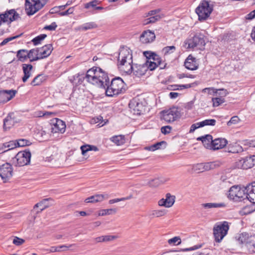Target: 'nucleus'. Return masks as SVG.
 Instances as JSON below:
<instances>
[{
    "instance_id": "f257e3e1",
    "label": "nucleus",
    "mask_w": 255,
    "mask_h": 255,
    "mask_svg": "<svg viewBox=\"0 0 255 255\" xmlns=\"http://www.w3.org/2000/svg\"><path fill=\"white\" fill-rule=\"evenodd\" d=\"M85 79L89 83L104 89L110 83L107 73L99 67H93L88 70Z\"/></svg>"
},
{
    "instance_id": "f03ea898",
    "label": "nucleus",
    "mask_w": 255,
    "mask_h": 255,
    "mask_svg": "<svg viewBox=\"0 0 255 255\" xmlns=\"http://www.w3.org/2000/svg\"><path fill=\"white\" fill-rule=\"evenodd\" d=\"M213 2L209 0H203L195 9L200 21L207 19L213 10Z\"/></svg>"
},
{
    "instance_id": "7ed1b4c3",
    "label": "nucleus",
    "mask_w": 255,
    "mask_h": 255,
    "mask_svg": "<svg viewBox=\"0 0 255 255\" xmlns=\"http://www.w3.org/2000/svg\"><path fill=\"white\" fill-rule=\"evenodd\" d=\"M125 83L120 77L113 79L111 84L109 83L106 87V94L108 97H113L117 95L125 90Z\"/></svg>"
},
{
    "instance_id": "20e7f679",
    "label": "nucleus",
    "mask_w": 255,
    "mask_h": 255,
    "mask_svg": "<svg viewBox=\"0 0 255 255\" xmlns=\"http://www.w3.org/2000/svg\"><path fill=\"white\" fill-rule=\"evenodd\" d=\"M248 194L246 187L241 188L238 185H235L230 188L228 197L235 202H240L248 200Z\"/></svg>"
},
{
    "instance_id": "39448f33",
    "label": "nucleus",
    "mask_w": 255,
    "mask_h": 255,
    "mask_svg": "<svg viewBox=\"0 0 255 255\" xmlns=\"http://www.w3.org/2000/svg\"><path fill=\"white\" fill-rule=\"evenodd\" d=\"M229 227V223L227 221H223L215 225L213 230L216 242L220 243L222 241L227 235Z\"/></svg>"
},
{
    "instance_id": "423d86ee",
    "label": "nucleus",
    "mask_w": 255,
    "mask_h": 255,
    "mask_svg": "<svg viewBox=\"0 0 255 255\" xmlns=\"http://www.w3.org/2000/svg\"><path fill=\"white\" fill-rule=\"evenodd\" d=\"M128 106L134 115H140L145 112L146 102L143 98L135 97L130 101Z\"/></svg>"
},
{
    "instance_id": "0eeeda50",
    "label": "nucleus",
    "mask_w": 255,
    "mask_h": 255,
    "mask_svg": "<svg viewBox=\"0 0 255 255\" xmlns=\"http://www.w3.org/2000/svg\"><path fill=\"white\" fill-rule=\"evenodd\" d=\"M47 0H26L25 7L28 15H33L41 9L47 2Z\"/></svg>"
},
{
    "instance_id": "6e6552de",
    "label": "nucleus",
    "mask_w": 255,
    "mask_h": 255,
    "mask_svg": "<svg viewBox=\"0 0 255 255\" xmlns=\"http://www.w3.org/2000/svg\"><path fill=\"white\" fill-rule=\"evenodd\" d=\"M31 153L28 150L18 152L12 158V163L15 166H23L30 163Z\"/></svg>"
},
{
    "instance_id": "1a4fd4ad",
    "label": "nucleus",
    "mask_w": 255,
    "mask_h": 255,
    "mask_svg": "<svg viewBox=\"0 0 255 255\" xmlns=\"http://www.w3.org/2000/svg\"><path fill=\"white\" fill-rule=\"evenodd\" d=\"M19 14L14 10L11 9L0 14V26L2 24H10L12 21L19 18Z\"/></svg>"
},
{
    "instance_id": "9d476101",
    "label": "nucleus",
    "mask_w": 255,
    "mask_h": 255,
    "mask_svg": "<svg viewBox=\"0 0 255 255\" xmlns=\"http://www.w3.org/2000/svg\"><path fill=\"white\" fill-rule=\"evenodd\" d=\"M180 114L178 109L173 107L162 112L161 119L167 123L173 122L180 117Z\"/></svg>"
},
{
    "instance_id": "9b49d317",
    "label": "nucleus",
    "mask_w": 255,
    "mask_h": 255,
    "mask_svg": "<svg viewBox=\"0 0 255 255\" xmlns=\"http://www.w3.org/2000/svg\"><path fill=\"white\" fill-rule=\"evenodd\" d=\"M219 161H214L207 163H198L193 166V169L195 171L200 172L215 169L220 166Z\"/></svg>"
},
{
    "instance_id": "f8f14e48",
    "label": "nucleus",
    "mask_w": 255,
    "mask_h": 255,
    "mask_svg": "<svg viewBox=\"0 0 255 255\" xmlns=\"http://www.w3.org/2000/svg\"><path fill=\"white\" fill-rule=\"evenodd\" d=\"M185 44L188 45L187 48H194L196 47L199 49L205 44V40L202 35H195L193 37L187 39L185 42Z\"/></svg>"
},
{
    "instance_id": "ddd939ff",
    "label": "nucleus",
    "mask_w": 255,
    "mask_h": 255,
    "mask_svg": "<svg viewBox=\"0 0 255 255\" xmlns=\"http://www.w3.org/2000/svg\"><path fill=\"white\" fill-rule=\"evenodd\" d=\"M12 166L8 163L0 165V176L4 182H7L12 176Z\"/></svg>"
},
{
    "instance_id": "4468645a",
    "label": "nucleus",
    "mask_w": 255,
    "mask_h": 255,
    "mask_svg": "<svg viewBox=\"0 0 255 255\" xmlns=\"http://www.w3.org/2000/svg\"><path fill=\"white\" fill-rule=\"evenodd\" d=\"M132 59L131 51L127 47H121L119 50L118 64L123 63L127 60Z\"/></svg>"
},
{
    "instance_id": "2eb2a0df",
    "label": "nucleus",
    "mask_w": 255,
    "mask_h": 255,
    "mask_svg": "<svg viewBox=\"0 0 255 255\" xmlns=\"http://www.w3.org/2000/svg\"><path fill=\"white\" fill-rule=\"evenodd\" d=\"M66 125L64 122L59 119H55L53 121V125L50 128L52 133H64L65 131Z\"/></svg>"
},
{
    "instance_id": "dca6fc26",
    "label": "nucleus",
    "mask_w": 255,
    "mask_h": 255,
    "mask_svg": "<svg viewBox=\"0 0 255 255\" xmlns=\"http://www.w3.org/2000/svg\"><path fill=\"white\" fill-rule=\"evenodd\" d=\"M255 165V155H251L242 158L239 161V166L244 169L251 168Z\"/></svg>"
},
{
    "instance_id": "f3484780",
    "label": "nucleus",
    "mask_w": 255,
    "mask_h": 255,
    "mask_svg": "<svg viewBox=\"0 0 255 255\" xmlns=\"http://www.w3.org/2000/svg\"><path fill=\"white\" fill-rule=\"evenodd\" d=\"M16 92L13 90L0 91V103L9 101L15 96Z\"/></svg>"
},
{
    "instance_id": "a211bd4d",
    "label": "nucleus",
    "mask_w": 255,
    "mask_h": 255,
    "mask_svg": "<svg viewBox=\"0 0 255 255\" xmlns=\"http://www.w3.org/2000/svg\"><path fill=\"white\" fill-rule=\"evenodd\" d=\"M175 197L170 193H167L165 198H162L158 202L159 206H164L166 208H170L173 206L175 202Z\"/></svg>"
},
{
    "instance_id": "6ab92c4d",
    "label": "nucleus",
    "mask_w": 255,
    "mask_h": 255,
    "mask_svg": "<svg viewBox=\"0 0 255 255\" xmlns=\"http://www.w3.org/2000/svg\"><path fill=\"white\" fill-rule=\"evenodd\" d=\"M155 38V33L150 30H146L141 34L140 41L143 43H149L153 41Z\"/></svg>"
},
{
    "instance_id": "aec40b11",
    "label": "nucleus",
    "mask_w": 255,
    "mask_h": 255,
    "mask_svg": "<svg viewBox=\"0 0 255 255\" xmlns=\"http://www.w3.org/2000/svg\"><path fill=\"white\" fill-rule=\"evenodd\" d=\"M146 71L147 67H146L144 63L140 64H134L132 69V73H133L134 75L138 77L144 75Z\"/></svg>"
},
{
    "instance_id": "412c9836",
    "label": "nucleus",
    "mask_w": 255,
    "mask_h": 255,
    "mask_svg": "<svg viewBox=\"0 0 255 255\" xmlns=\"http://www.w3.org/2000/svg\"><path fill=\"white\" fill-rule=\"evenodd\" d=\"M128 60H127L123 63L118 64V67L121 71L129 75L132 73V69L133 68L132 65V59H130L129 62Z\"/></svg>"
},
{
    "instance_id": "4be33fe9",
    "label": "nucleus",
    "mask_w": 255,
    "mask_h": 255,
    "mask_svg": "<svg viewBox=\"0 0 255 255\" xmlns=\"http://www.w3.org/2000/svg\"><path fill=\"white\" fill-rule=\"evenodd\" d=\"M185 67L190 70H195L198 68L199 64L195 58L189 55L184 62Z\"/></svg>"
},
{
    "instance_id": "5701e85b",
    "label": "nucleus",
    "mask_w": 255,
    "mask_h": 255,
    "mask_svg": "<svg viewBox=\"0 0 255 255\" xmlns=\"http://www.w3.org/2000/svg\"><path fill=\"white\" fill-rule=\"evenodd\" d=\"M109 198L108 195L105 194H96L90 197L86 198L85 202L86 203H95L97 202H101L105 199Z\"/></svg>"
},
{
    "instance_id": "b1692460",
    "label": "nucleus",
    "mask_w": 255,
    "mask_h": 255,
    "mask_svg": "<svg viewBox=\"0 0 255 255\" xmlns=\"http://www.w3.org/2000/svg\"><path fill=\"white\" fill-rule=\"evenodd\" d=\"M39 53V58L41 59L49 56L53 50L52 45L51 44H47L43 46L40 48H38Z\"/></svg>"
},
{
    "instance_id": "393cba45",
    "label": "nucleus",
    "mask_w": 255,
    "mask_h": 255,
    "mask_svg": "<svg viewBox=\"0 0 255 255\" xmlns=\"http://www.w3.org/2000/svg\"><path fill=\"white\" fill-rule=\"evenodd\" d=\"M203 92H208L209 93L211 94V93H213L214 94V96L219 98H224V97L227 96L228 92L225 89H219L215 90L213 88H205L203 90Z\"/></svg>"
},
{
    "instance_id": "a878e982",
    "label": "nucleus",
    "mask_w": 255,
    "mask_h": 255,
    "mask_svg": "<svg viewBox=\"0 0 255 255\" xmlns=\"http://www.w3.org/2000/svg\"><path fill=\"white\" fill-rule=\"evenodd\" d=\"M228 141L225 138H218L212 141L211 149L214 150L224 148L227 144Z\"/></svg>"
},
{
    "instance_id": "bb28decb",
    "label": "nucleus",
    "mask_w": 255,
    "mask_h": 255,
    "mask_svg": "<svg viewBox=\"0 0 255 255\" xmlns=\"http://www.w3.org/2000/svg\"><path fill=\"white\" fill-rule=\"evenodd\" d=\"M246 189L248 194V200L255 203V182L247 185Z\"/></svg>"
},
{
    "instance_id": "cd10ccee",
    "label": "nucleus",
    "mask_w": 255,
    "mask_h": 255,
    "mask_svg": "<svg viewBox=\"0 0 255 255\" xmlns=\"http://www.w3.org/2000/svg\"><path fill=\"white\" fill-rule=\"evenodd\" d=\"M32 66L30 64H22V70L24 73V76L22 78L23 82L25 83L28 79L31 76V70L32 69Z\"/></svg>"
},
{
    "instance_id": "c85d7f7f",
    "label": "nucleus",
    "mask_w": 255,
    "mask_h": 255,
    "mask_svg": "<svg viewBox=\"0 0 255 255\" xmlns=\"http://www.w3.org/2000/svg\"><path fill=\"white\" fill-rule=\"evenodd\" d=\"M242 242L246 244L247 247L251 253H255V235L251 236L247 240L242 241Z\"/></svg>"
},
{
    "instance_id": "c756f323",
    "label": "nucleus",
    "mask_w": 255,
    "mask_h": 255,
    "mask_svg": "<svg viewBox=\"0 0 255 255\" xmlns=\"http://www.w3.org/2000/svg\"><path fill=\"white\" fill-rule=\"evenodd\" d=\"M198 140L202 141L204 146L207 148L211 149L212 145V136L210 134H207L197 138Z\"/></svg>"
},
{
    "instance_id": "7c9ffc66",
    "label": "nucleus",
    "mask_w": 255,
    "mask_h": 255,
    "mask_svg": "<svg viewBox=\"0 0 255 255\" xmlns=\"http://www.w3.org/2000/svg\"><path fill=\"white\" fill-rule=\"evenodd\" d=\"M75 246V244H71L68 246L61 245L58 247H52L50 249L49 251L51 253L66 252L68 251L70 248Z\"/></svg>"
},
{
    "instance_id": "2f4dec72",
    "label": "nucleus",
    "mask_w": 255,
    "mask_h": 255,
    "mask_svg": "<svg viewBox=\"0 0 255 255\" xmlns=\"http://www.w3.org/2000/svg\"><path fill=\"white\" fill-rule=\"evenodd\" d=\"M167 143L165 141H161L160 142H157L155 144H154L150 146L146 147L148 150L154 151L156 150L159 149H163L165 148L166 146Z\"/></svg>"
},
{
    "instance_id": "473e14b6",
    "label": "nucleus",
    "mask_w": 255,
    "mask_h": 255,
    "mask_svg": "<svg viewBox=\"0 0 255 255\" xmlns=\"http://www.w3.org/2000/svg\"><path fill=\"white\" fill-rule=\"evenodd\" d=\"M203 208L205 209L225 208L226 207L224 203H207L201 204Z\"/></svg>"
},
{
    "instance_id": "72a5a7b5",
    "label": "nucleus",
    "mask_w": 255,
    "mask_h": 255,
    "mask_svg": "<svg viewBox=\"0 0 255 255\" xmlns=\"http://www.w3.org/2000/svg\"><path fill=\"white\" fill-rule=\"evenodd\" d=\"M38 48L32 49L28 51L29 58L31 62L41 59L39 58Z\"/></svg>"
},
{
    "instance_id": "f704fd0d",
    "label": "nucleus",
    "mask_w": 255,
    "mask_h": 255,
    "mask_svg": "<svg viewBox=\"0 0 255 255\" xmlns=\"http://www.w3.org/2000/svg\"><path fill=\"white\" fill-rule=\"evenodd\" d=\"M110 140L117 145H121L125 142V137L122 135L112 136Z\"/></svg>"
},
{
    "instance_id": "c9c22d12",
    "label": "nucleus",
    "mask_w": 255,
    "mask_h": 255,
    "mask_svg": "<svg viewBox=\"0 0 255 255\" xmlns=\"http://www.w3.org/2000/svg\"><path fill=\"white\" fill-rule=\"evenodd\" d=\"M97 27V25L93 22L86 23L80 25L78 29L81 31H86L89 29H94Z\"/></svg>"
},
{
    "instance_id": "e433bc0d",
    "label": "nucleus",
    "mask_w": 255,
    "mask_h": 255,
    "mask_svg": "<svg viewBox=\"0 0 255 255\" xmlns=\"http://www.w3.org/2000/svg\"><path fill=\"white\" fill-rule=\"evenodd\" d=\"M17 57L20 61H24L27 58H29L28 51L24 49L18 50Z\"/></svg>"
},
{
    "instance_id": "4c0bfd02",
    "label": "nucleus",
    "mask_w": 255,
    "mask_h": 255,
    "mask_svg": "<svg viewBox=\"0 0 255 255\" xmlns=\"http://www.w3.org/2000/svg\"><path fill=\"white\" fill-rule=\"evenodd\" d=\"M50 130V129H47L46 128L45 129H42L38 132L37 134L41 137L42 140H48L51 136V134L49 132Z\"/></svg>"
},
{
    "instance_id": "58836bf2",
    "label": "nucleus",
    "mask_w": 255,
    "mask_h": 255,
    "mask_svg": "<svg viewBox=\"0 0 255 255\" xmlns=\"http://www.w3.org/2000/svg\"><path fill=\"white\" fill-rule=\"evenodd\" d=\"M166 180L163 178H155L149 181L148 185L153 187H156L165 182Z\"/></svg>"
},
{
    "instance_id": "ea45409f",
    "label": "nucleus",
    "mask_w": 255,
    "mask_h": 255,
    "mask_svg": "<svg viewBox=\"0 0 255 255\" xmlns=\"http://www.w3.org/2000/svg\"><path fill=\"white\" fill-rule=\"evenodd\" d=\"M14 124V121L10 117H7L4 120L3 128L4 129H8Z\"/></svg>"
},
{
    "instance_id": "a19ab883",
    "label": "nucleus",
    "mask_w": 255,
    "mask_h": 255,
    "mask_svg": "<svg viewBox=\"0 0 255 255\" xmlns=\"http://www.w3.org/2000/svg\"><path fill=\"white\" fill-rule=\"evenodd\" d=\"M167 212L165 209L155 210L151 212L150 215L153 217H160L165 215Z\"/></svg>"
},
{
    "instance_id": "79ce46f5",
    "label": "nucleus",
    "mask_w": 255,
    "mask_h": 255,
    "mask_svg": "<svg viewBox=\"0 0 255 255\" xmlns=\"http://www.w3.org/2000/svg\"><path fill=\"white\" fill-rule=\"evenodd\" d=\"M44 79V77L42 75H38L31 81V85L32 86L39 85Z\"/></svg>"
},
{
    "instance_id": "37998d69",
    "label": "nucleus",
    "mask_w": 255,
    "mask_h": 255,
    "mask_svg": "<svg viewBox=\"0 0 255 255\" xmlns=\"http://www.w3.org/2000/svg\"><path fill=\"white\" fill-rule=\"evenodd\" d=\"M160 18L161 17L159 15H155V16H151L144 20V24L146 25L149 23H154L159 20Z\"/></svg>"
},
{
    "instance_id": "c03bdc74",
    "label": "nucleus",
    "mask_w": 255,
    "mask_h": 255,
    "mask_svg": "<svg viewBox=\"0 0 255 255\" xmlns=\"http://www.w3.org/2000/svg\"><path fill=\"white\" fill-rule=\"evenodd\" d=\"M50 199V198L43 199L39 203H38L36 204H35L34 208H35L36 207H41V211L43 210L44 209H45V208H47L49 206L48 205L46 204V202L48 200Z\"/></svg>"
},
{
    "instance_id": "a18cd8bd",
    "label": "nucleus",
    "mask_w": 255,
    "mask_h": 255,
    "mask_svg": "<svg viewBox=\"0 0 255 255\" xmlns=\"http://www.w3.org/2000/svg\"><path fill=\"white\" fill-rule=\"evenodd\" d=\"M144 65L147 67V70L149 69L150 70H153L156 67H158L156 65V64L153 62L151 59V60H147L144 63Z\"/></svg>"
},
{
    "instance_id": "49530a36",
    "label": "nucleus",
    "mask_w": 255,
    "mask_h": 255,
    "mask_svg": "<svg viewBox=\"0 0 255 255\" xmlns=\"http://www.w3.org/2000/svg\"><path fill=\"white\" fill-rule=\"evenodd\" d=\"M216 123V121L214 119H207L200 122L201 127H203L206 126H213L215 125Z\"/></svg>"
},
{
    "instance_id": "de8ad7c7",
    "label": "nucleus",
    "mask_w": 255,
    "mask_h": 255,
    "mask_svg": "<svg viewBox=\"0 0 255 255\" xmlns=\"http://www.w3.org/2000/svg\"><path fill=\"white\" fill-rule=\"evenodd\" d=\"M213 107H218L225 102L224 98L216 97L212 99Z\"/></svg>"
},
{
    "instance_id": "09e8293b",
    "label": "nucleus",
    "mask_w": 255,
    "mask_h": 255,
    "mask_svg": "<svg viewBox=\"0 0 255 255\" xmlns=\"http://www.w3.org/2000/svg\"><path fill=\"white\" fill-rule=\"evenodd\" d=\"M117 210L116 209H103L100 211L99 216H105L107 215H110L112 213H116Z\"/></svg>"
},
{
    "instance_id": "8fccbe9b",
    "label": "nucleus",
    "mask_w": 255,
    "mask_h": 255,
    "mask_svg": "<svg viewBox=\"0 0 255 255\" xmlns=\"http://www.w3.org/2000/svg\"><path fill=\"white\" fill-rule=\"evenodd\" d=\"M47 35L45 34H40L32 40V42L34 45L39 44L41 41L44 39Z\"/></svg>"
},
{
    "instance_id": "3c124183",
    "label": "nucleus",
    "mask_w": 255,
    "mask_h": 255,
    "mask_svg": "<svg viewBox=\"0 0 255 255\" xmlns=\"http://www.w3.org/2000/svg\"><path fill=\"white\" fill-rule=\"evenodd\" d=\"M181 243V240L179 237H175L168 241V243L169 245H179Z\"/></svg>"
},
{
    "instance_id": "603ef678",
    "label": "nucleus",
    "mask_w": 255,
    "mask_h": 255,
    "mask_svg": "<svg viewBox=\"0 0 255 255\" xmlns=\"http://www.w3.org/2000/svg\"><path fill=\"white\" fill-rule=\"evenodd\" d=\"M175 49L174 46H166L163 48L162 52L164 55H166L174 52Z\"/></svg>"
},
{
    "instance_id": "864d4df0",
    "label": "nucleus",
    "mask_w": 255,
    "mask_h": 255,
    "mask_svg": "<svg viewBox=\"0 0 255 255\" xmlns=\"http://www.w3.org/2000/svg\"><path fill=\"white\" fill-rule=\"evenodd\" d=\"M16 141L17 146L22 147L29 145L31 144V142L29 140L25 139H19Z\"/></svg>"
},
{
    "instance_id": "5fc2aeb1",
    "label": "nucleus",
    "mask_w": 255,
    "mask_h": 255,
    "mask_svg": "<svg viewBox=\"0 0 255 255\" xmlns=\"http://www.w3.org/2000/svg\"><path fill=\"white\" fill-rule=\"evenodd\" d=\"M240 119L238 116L233 117L227 123L228 126H231L232 125H236L240 122Z\"/></svg>"
},
{
    "instance_id": "6e6d98bb",
    "label": "nucleus",
    "mask_w": 255,
    "mask_h": 255,
    "mask_svg": "<svg viewBox=\"0 0 255 255\" xmlns=\"http://www.w3.org/2000/svg\"><path fill=\"white\" fill-rule=\"evenodd\" d=\"M20 35H16V36H11V37H7L5 39H4L0 43V46H3V45H4L5 44H6L8 42L17 38V37H19Z\"/></svg>"
},
{
    "instance_id": "4d7b16f0",
    "label": "nucleus",
    "mask_w": 255,
    "mask_h": 255,
    "mask_svg": "<svg viewBox=\"0 0 255 255\" xmlns=\"http://www.w3.org/2000/svg\"><path fill=\"white\" fill-rule=\"evenodd\" d=\"M5 147L9 148V149L14 148L17 146L16 141H11L4 143Z\"/></svg>"
},
{
    "instance_id": "13d9d810",
    "label": "nucleus",
    "mask_w": 255,
    "mask_h": 255,
    "mask_svg": "<svg viewBox=\"0 0 255 255\" xmlns=\"http://www.w3.org/2000/svg\"><path fill=\"white\" fill-rule=\"evenodd\" d=\"M24 242V240L17 237H15L12 243L16 246H20Z\"/></svg>"
},
{
    "instance_id": "bf43d9fd",
    "label": "nucleus",
    "mask_w": 255,
    "mask_h": 255,
    "mask_svg": "<svg viewBox=\"0 0 255 255\" xmlns=\"http://www.w3.org/2000/svg\"><path fill=\"white\" fill-rule=\"evenodd\" d=\"M90 145L89 144H85L81 146L80 148L82 154L84 155L88 151H90Z\"/></svg>"
},
{
    "instance_id": "052dcab7",
    "label": "nucleus",
    "mask_w": 255,
    "mask_h": 255,
    "mask_svg": "<svg viewBox=\"0 0 255 255\" xmlns=\"http://www.w3.org/2000/svg\"><path fill=\"white\" fill-rule=\"evenodd\" d=\"M161 58L158 55L155 54L152 55V57L151 58V60L156 64V65L158 66V64L161 62Z\"/></svg>"
},
{
    "instance_id": "680f3d73",
    "label": "nucleus",
    "mask_w": 255,
    "mask_h": 255,
    "mask_svg": "<svg viewBox=\"0 0 255 255\" xmlns=\"http://www.w3.org/2000/svg\"><path fill=\"white\" fill-rule=\"evenodd\" d=\"M118 238L117 236L106 235L104 236V242L112 241Z\"/></svg>"
},
{
    "instance_id": "e2e57ef3",
    "label": "nucleus",
    "mask_w": 255,
    "mask_h": 255,
    "mask_svg": "<svg viewBox=\"0 0 255 255\" xmlns=\"http://www.w3.org/2000/svg\"><path fill=\"white\" fill-rule=\"evenodd\" d=\"M57 25L55 22H52L50 25H46L44 27V29L49 30H54Z\"/></svg>"
},
{
    "instance_id": "0e129e2a",
    "label": "nucleus",
    "mask_w": 255,
    "mask_h": 255,
    "mask_svg": "<svg viewBox=\"0 0 255 255\" xmlns=\"http://www.w3.org/2000/svg\"><path fill=\"white\" fill-rule=\"evenodd\" d=\"M171 128L170 126H167L163 127L161 128V131L162 133L166 134L170 132Z\"/></svg>"
},
{
    "instance_id": "69168bd1",
    "label": "nucleus",
    "mask_w": 255,
    "mask_h": 255,
    "mask_svg": "<svg viewBox=\"0 0 255 255\" xmlns=\"http://www.w3.org/2000/svg\"><path fill=\"white\" fill-rule=\"evenodd\" d=\"M73 11H74V8L70 7L65 11L59 12V15L60 16L67 15L72 13L73 12Z\"/></svg>"
},
{
    "instance_id": "338daca9",
    "label": "nucleus",
    "mask_w": 255,
    "mask_h": 255,
    "mask_svg": "<svg viewBox=\"0 0 255 255\" xmlns=\"http://www.w3.org/2000/svg\"><path fill=\"white\" fill-rule=\"evenodd\" d=\"M199 128H201L200 122L193 124L190 127V132H193L195 129Z\"/></svg>"
},
{
    "instance_id": "774afa93",
    "label": "nucleus",
    "mask_w": 255,
    "mask_h": 255,
    "mask_svg": "<svg viewBox=\"0 0 255 255\" xmlns=\"http://www.w3.org/2000/svg\"><path fill=\"white\" fill-rule=\"evenodd\" d=\"M255 17V9L252 11H251L250 13L247 14L246 16V18L248 19H253Z\"/></svg>"
}]
</instances>
